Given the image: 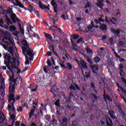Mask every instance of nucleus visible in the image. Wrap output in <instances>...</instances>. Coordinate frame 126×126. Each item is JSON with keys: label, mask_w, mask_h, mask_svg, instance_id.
<instances>
[{"label": "nucleus", "mask_w": 126, "mask_h": 126, "mask_svg": "<svg viewBox=\"0 0 126 126\" xmlns=\"http://www.w3.org/2000/svg\"><path fill=\"white\" fill-rule=\"evenodd\" d=\"M3 58L4 59V63L5 64L6 66V63L7 64V63H8L9 64V67H10V63H11V68L12 69V70H13L14 69H17L18 70L19 69V68L17 67V66L19 65L17 64V62H16V65H14V63L11 62V56H10V54H6L4 56Z\"/></svg>", "instance_id": "obj_1"}, {"label": "nucleus", "mask_w": 126, "mask_h": 126, "mask_svg": "<svg viewBox=\"0 0 126 126\" xmlns=\"http://www.w3.org/2000/svg\"><path fill=\"white\" fill-rule=\"evenodd\" d=\"M82 55L84 56V57L86 58V59H87V62L88 63H90V64H93V63L92 62L91 59L89 58V56H87V55L83 53H82Z\"/></svg>", "instance_id": "obj_18"}, {"label": "nucleus", "mask_w": 126, "mask_h": 126, "mask_svg": "<svg viewBox=\"0 0 126 126\" xmlns=\"http://www.w3.org/2000/svg\"><path fill=\"white\" fill-rule=\"evenodd\" d=\"M70 41H71V43L72 44V46H73V47H76V44H75V43H74V42H73V41L72 40V38H70Z\"/></svg>", "instance_id": "obj_46"}, {"label": "nucleus", "mask_w": 126, "mask_h": 126, "mask_svg": "<svg viewBox=\"0 0 126 126\" xmlns=\"http://www.w3.org/2000/svg\"><path fill=\"white\" fill-rule=\"evenodd\" d=\"M109 42L111 44V45H113V44H114V39H113V38H111L109 39Z\"/></svg>", "instance_id": "obj_50"}, {"label": "nucleus", "mask_w": 126, "mask_h": 126, "mask_svg": "<svg viewBox=\"0 0 126 126\" xmlns=\"http://www.w3.org/2000/svg\"><path fill=\"white\" fill-rule=\"evenodd\" d=\"M33 50L31 49L30 47L29 48H27V55L29 56L30 58H34V54H33Z\"/></svg>", "instance_id": "obj_10"}, {"label": "nucleus", "mask_w": 126, "mask_h": 126, "mask_svg": "<svg viewBox=\"0 0 126 126\" xmlns=\"http://www.w3.org/2000/svg\"><path fill=\"white\" fill-rule=\"evenodd\" d=\"M86 51L88 54H93V51L89 47L87 48Z\"/></svg>", "instance_id": "obj_32"}, {"label": "nucleus", "mask_w": 126, "mask_h": 126, "mask_svg": "<svg viewBox=\"0 0 126 126\" xmlns=\"http://www.w3.org/2000/svg\"><path fill=\"white\" fill-rule=\"evenodd\" d=\"M121 116H122L123 119H126V114L125 113V112H122Z\"/></svg>", "instance_id": "obj_56"}, {"label": "nucleus", "mask_w": 126, "mask_h": 126, "mask_svg": "<svg viewBox=\"0 0 126 126\" xmlns=\"http://www.w3.org/2000/svg\"><path fill=\"white\" fill-rule=\"evenodd\" d=\"M22 44H23L24 46V47H22V53H26V52H27V49H30V47H29V45H28L27 43V40H22Z\"/></svg>", "instance_id": "obj_5"}, {"label": "nucleus", "mask_w": 126, "mask_h": 126, "mask_svg": "<svg viewBox=\"0 0 126 126\" xmlns=\"http://www.w3.org/2000/svg\"><path fill=\"white\" fill-rule=\"evenodd\" d=\"M44 35L45 36V38H46L47 39H49L50 41H52L53 40V37L50 34L44 32Z\"/></svg>", "instance_id": "obj_21"}, {"label": "nucleus", "mask_w": 126, "mask_h": 126, "mask_svg": "<svg viewBox=\"0 0 126 126\" xmlns=\"http://www.w3.org/2000/svg\"><path fill=\"white\" fill-rule=\"evenodd\" d=\"M93 28H94V27H93V26L90 25L88 27V29L89 30H92Z\"/></svg>", "instance_id": "obj_53"}, {"label": "nucleus", "mask_w": 126, "mask_h": 126, "mask_svg": "<svg viewBox=\"0 0 126 126\" xmlns=\"http://www.w3.org/2000/svg\"><path fill=\"white\" fill-rule=\"evenodd\" d=\"M67 122H68V119L66 118H63L62 119V121L61 122V126H67Z\"/></svg>", "instance_id": "obj_15"}, {"label": "nucleus", "mask_w": 126, "mask_h": 126, "mask_svg": "<svg viewBox=\"0 0 126 126\" xmlns=\"http://www.w3.org/2000/svg\"><path fill=\"white\" fill-rule=\"evenodd\" d=\"M103 96L105 102H107V100H108V101H110V102H112V101H113V99L111 98L109 94H106V92L105 91Z\"/></svg>", "instance_id": "obj_12"}, {"label": "nucleus", "mask_w": 126, "mask_h": 126, "mask_svg": "<svg viewBox=\"0 0 126 126\" xmlns=\"http://www.w3.org/2000/svg\"><path fill=\"white\" fill-rule=\"evenodd\" d=\"M17 79H18V77H17L15 79H13L11 82H13L14 84H16V81H17Z\"/></svg>", "instance_id": "obj_51"}, {"label": "nucleus", "mask_w": 126, "mask_h": 126, "mask_svg": "<svg viewBox=\"0 0 126 126\" xmlns=\"http://www.w3.org/2000/svg\"><path fill=\"white\" fill-rule=\"evenodd\" d=\"M87 6L88 7H89L90 8H91V7H92V5H91V3L90 2L88 1V2H87Z\"/></svg>", "instance_id": "obj_47"}, {"label": "nucleus", "mask_w": 126, "mask_h": 126, "mask_svg": "<svg viewBox=\"0 0 126 126\" xmlns=\"http://www.w3.org/2000/svg\"><path fill=\"white\" fill-rule=\"evenodd\" d=\"M15 85H17V84H14L11 86V83L9 85V93H14L15 92Z\"/></svg>", "instance_id": "obj_8"}, {"label": "nucleus", "mask_w": 126, "mask_h": 126, "mask_svg": "<svg viewBox=\"0 0 126 126\" xmlns=\"http://www.w3.org/2000/svg\"><path fill=\"white\" fill-rule=\"evenodd\" d=\"M80 63L82 68L84 69H87L88 68V66H87V63L85 62V61L81 60Z\"/></svg>", "instance_id": "obj_11"}, {"label": "nucleus", "mask_w": 126, "mask_h": 126, "mask_svg": "<svg viewBox=\"0 0 126 126\" xmlns=\"http://www.w3.org/2000/svg\"><path fill=\"white\" fill-rule=\"evenodd\" d=\"M67 66L65 67V69L67 68L69 70H70V69H72V65L70 64L69 63H66Z\"/></svg>", "instance_id": "obj_22"}, {"label": "nucleus", "mask_w": 126, "mask_h": 126, "mask_svg": "<svg viewBox=\"0 0 126 126\" xmlns=\"http://www.w3.org/2000/svg\"><path fill=\"white\" fill-rule=\"evenodd\" d=\"M34 113H35V109H32L30 112V114L34 115Z\"/></svg>", "instance_id": "obj_52"}, {"label": "nucleus", "mask_w": 126, "mask_h": 126, "mask_svg": "<svg viewBox=\"0 0 126 126\" xmlns=\"http://www.w3.org/2000/svg\"><path fill=\"white\" fill-rule=\"evenodd\" d=\"M71 37L73 38V40H77L79 38V35L78 34H73L71 35Z\"/></svg>", "instance_id": "obj_28"}, {"label": "nucleus", "mask_w": 126, "mask_h": 126, "mask_svg": "<svg viewBox=\"0 0 126 126\" xmlns=\"http://www.w3.org/2000/svg\"><path fill=\"white\" fill-rule=\"evenodd\" d=\"M66 102H68V103H71V97L68 96V99L66 100Z\"/></svg>", "instance_id": "obj_62"}, {"label": "nucleus", "mask_w": 126, "mask_h": 126, "mask_svg": "<svg viewBox=\"0 0 126 126\" xmlns=\"http://www.w3.org/2000/svg\"><path fill=\"white\" fill-rule=\"evenodd\" d=\"M8 52L11 54L13 58L12 60L14 65H16V63H17L18 65H19V62L16 61V58L14 57V55L13 54V48H12V47H9V49L8 50Z\"/></svg>", "instance_id": "obj_4"}, {"label": "nucleus", "mask_w": 126, "mask_h": 126, "mask_svg": "<svg viewBox=\"0 0 126 126\" xmlns=\"http://www.w3.org/2000/svg\"><path fill=\"white\" fill-rule=\"evenodd\" d=\"M11 120H12V121H16L15 116L14 115V114H13L11 116Z\"/></svg>", "instance_id": "obj_49"}, {"label": "nucleus", "mask_w": 126, "mask_h": 126, "mask_svg": "<svg viewBox=\"0 0 126 126\" xmlns=\"http://www.w3.org/2000/svg\"><path fill=\"white\" fill-rule=\"evenodd\" d=\"M17 4H16L15 3L14 4V5H15L16 6H19V7H22V8H23L25 7L24 5H23V4H22V3H21V2H19L17 3Z\"/></svg>", "instance_id": "obj_25"}, {"label": "nucleus", "mask_w": 126, "mask_h": 126, "mask_svg": "<svg viewBox=\"0 0 126 126\" xmlns=\"http://www.w3.org/2000/svg\"><path fill=\"white\" fill-rule=\"evenodd\" d=\"M91 87L93 89H96V87L95 86V84H94V82H92L91 83Z\"/></svg>", "instance_id": "obj_42"}, {"label": "nucleus", "mask_w": 126, "mask_h": 126, "mask_svg": "<svg viewBox=\"0 0 126 126\" xmlns=\"http://www.w3.org/2000/svg\"><path fill=\"white\" fill-rule=\"evenodd\" d=\"M48 48L51 52H53V53H55V47H54V45H50Z\"/></svg>", "instance_id": "obj_31"}, {"label": "nucleus", "mask_w": 126, "mask_h": 126, "mask_svg": "<svg viewBox=\"0 0 126 126\" xmlns=\"http://www.w3.org/2000/svg\"><path fill=\"white\" fill-rule=\"evenodd\" d=\"M96 64H94V65H91L90 66V67H91V69L93 72V73H97V72H96V71H95V68H96Z\"/></svg>", "instance_id": "obj_23"}, {"label": "nucleus", "mask_w": 126, "mask_h": 126, "mask_svg": "<svg viewBox=\"0 0 126 126\" xmlns=\"http://www.w3.org/2000/svg\"><path fill=\"white\" fill-rule=\"evenodd\" d=\"M9 30L10 31H15V30H17L16 28L14 26H11L9 27Z\"/></svg>", "instance_id": "obj_33"}, {"label": "nucleus", "mask_w": 126, "mask_h": 126, "mask_svg": "<svg viewBox=\"0 0 126 126\" xmlns=\"http://www.w3.org/2000/svg\"><path fill=\"white\" fill-rule=\"evenodd\" d=\"M74 85H75V88L77 90H78L79 91L80 90V88H79V87L78 86H77L76 84H74Z\"/></svg>", "instance_id": "obj_59"}, {"label": "nucleus", "mask_w": 126, "mask_h": 126, "mask_svg": "<svg viewBox=\"0 0 126 126\" xmlns=\"http://www.w3.org/2000/svg\"><path fill=\"white\" fill-rule=\"evenodd\" d=\"M108 121H109H109H108ZM101 120L102 121H104L105 122H106L107 126H114V123H113V121H112V119H111L110 117H109V116H108L107 118L103 117L101 119Z\"/></svg>", "instance_id": "obj_6"}, {"label": "nucleus", "mask_w": 126, "mask_h": 126, "mask_svg": "<svg viewBox=\"0 0 126 126\" xmlns=\"http://www.w3.org/2000/svg\"><path fill=\"white\" fill-rule=\"evenodd\" d=\"M116 85H117V87H118L119 88H120L121 89V91H122V92H123L124 93H125V94H126V90H125V89H124V88L120 86V85L118 83H117L116 84Z\"/></svg>", "instance_id": "obj_24"}, {"label": "nucleus", "mask_w": 126, "mask_h": 126, "mask_svg": "<svg viewBox=\"0 0 126 126\" xmlns=\"http://www.w3.org/2000/svg\"><path fill=\"white\" fill-rule=\"evenodd\" d=\"M94 63H99V62H100V61H101V59H100V58L98 56L95 57L94 58Z\"/></svg>", "instance_id": "obj_27"}, {"label": "nucleus", "mask_w": 126, "mask_h": 126, "mask_svg": "<svg viewBox=\"0 0 126 126\" xmlns=\"http://www.w3.org/2000/svg\"><path fill=\"white\" fill-rule=\"evenodd\" d=\"M51 90H52V91H55V92H56V91L59 90L58 89V88H57V86H56V85H54L51 88Z\"/></svg>", "instance_id": "obj_35"}, {"label": "nucleus", "mask_w": 126, "mask_h": 126, "mask_svg": "<svg viewBox=\"0 0 126 126\" xmlns=\"http://www.w3.org/2000/svg\"><path fill=\"white\" fill-rule=\"evenodd\" d=\"M7 13L10 15V18H11V14H15V13H13V11L10 10H7Z\"/></svg>", "instance_id": "obj_37"}, {"label": "nucleus", "mask_w": 126, "mask_h": 126, "mask_svg": "<svg viewBox=\"0 0 126 126\" xmlns=\"http://www.w3.org/2000/svg\"><path fill=\"white\" fill-rule=\"evenodd\" d=\"M6 19H5V21L7 23V26H9V23L10 22L11 20L10 19L7 18V15H6Z\"/></svg>", "instance_id": "obj_30"}, {"label": "nucleus", "mask_w": 126, "mask_h": 126, "mask_svg": "<svg viewBox=\"0 0 126 126\" xmlns=\"http://www.w3.org/2000/svg\"><path fill=\"white\" fill-rule=\"evenodd\" d=\"M32 105H33V106H36V107H38V99L33 100L32 101Z\"/></svg>", "instance_id": "obj_34"}, {"label": "nucleus", "mask_w": 126, "mask_h": 126, "mask_svg": "<svg viewBox=\"0 0 126 126\" xmlns=\"http://www.w3.org/2000/svg\"><path fill=\"white\" fill-rule=\"evenodd\" d=\"M86 73L87 74L84 76V79L85 81V77H86V78H90V77H91V73L90 72V71L86 72Z\"/></svg>", "instance_id": "obj_26"}, {"label": "nucleus", "mask_w": 126, "mask_h": 126, "mask_svg": "<svg viewBox=\"0 0 126 126\" xmlns=\"http://www.w3.org/2000/svg\"><path fill=\"white\" fill-rule=\"evenodd\" d=\"M117 107H118V110H119V111H123V109H122V106H121V105H117Z\"/></svg>", "instance_id": "obj_57"}, {"label": "nucleus", "mask_w": 126, "mask_h": 126, "mask_svg": "<svg viewBox=\"0 0 126 126\" xmlns=\"http://www.w3.org/2000/svg\"><path fill=\"white\" fill-rule=\"evenodd\" d=\"M122 79L123 82H124V83H125V84H126V78H125L124 77H122Z\"/></svg>", "instance_id": "obj_64"}, {"label": "nucleus", "mask_w": 126, "mask_h": 126, "mask_svg": "<svg viewBox=\"0 0 126 126\" xmlns=\"http://www.w3.org/2000/svg\"><path fill=\"white\" fill-rule=\"evenodd\" d=\"M98 3H96V5L98 7H99L100 9H103V6H104V4H103V2H104V0H97Z\"/></svg>", "instance_id": "obj_13"}, {"label": "nucleus", "mask_w": 126, "mask_h": 126, "mask_svg": "<svg viewBox=\"0 0 126 126\" xmlns=\"http://www.w3.org/2000/svg\"><path fill=\"white\" fill-rule=\"evenodd\" d=\"M111 31L113 34L117 35V36H119V35H120V33H121V31L120 30H116L114 28H112L111 29Z\"/></svg>", "instance_id": "obj_17"}, {"label": "nucleus", "mask_w": 126, "mask_h": 126, "mask_svg": "<svg viewBox=\"0 0 126 126\" xmlns=\"http://www.w3.org/2000/svg\"><path fill=\"white\" fill-rule=\"evenodd\" d=\"M38 4L41 9H48V10H50V8L47 6L43 5L44 3H42V1H39Z\"/></svg>", "instance_id": "obj_14"}, {"label": "nucleus", "mask_w": 126, "mask_h": 126, "mask_svg": "<svg viewBox=\"0 0 126 126\" xmlns=\"http://www.w3.org/2000/svg\"><path fill=\"white\" fill-rule=\"evenodd\" d=\"M6 64L7 68L10 71V72H11V73L12 74V76L9 77V81L11 82L14 79V72H13V70H12V69L10 67H9V63H6Z\"/></svg>", "instance_id": "obj_7"}, {"label": "nucleus", "mask_w": 126, "mask_h": 126, "mask_svg": "<svg viewBox=\"0 0 126 126\" xmlns=\"http://www.w3.org/2000/svg\"><path fill=\"white\" fill-rule=\"evenodd\" d=\"M11 101H13V102L11 103V106L12 107V112H13V113H14V112H15L16 111L15 108H14V103H15L16 100H15V95H14L13 94H10L8 102L9 103H10Z\"/></svg>", "instance_id": "obj_3"}, {"label": "nucleus", "mask_w": 126, "mask_h": 126, "mask_svg": "<svg viewBox=\"0 0 126 126\" xmlns=\"http://www.w3.org/2000/svg\"><path fill=\"white\" fill-rule=\"evenodd\" d=\"M43 71H44L45 73H48V70H47V68L45 67H43Z\"/></svg>", "instance_id": "obj_63"}, {"label": "nucleus", "mask_w": 126, "mask_h": 126, "mask_svg": "<svg viewBox=\"0 0 126 126\" xmlns=\"http://www.w3.org/2000/svg\"><path fill=\"white\" fill-rule=\"evenodd\" d=\"M125 66H124V64L121 63L119 64V70L121 71L120 72V75L122 76V72H124V68Z\"/></svg>", "instance_id": "obj_20"}, {"label": "nucleus", "mask_w": 126, "mask_h": 126, "mask_svg": "<svg viewBox=\"0 0 126 126\" xmlns=\"http://www.w3.org/2000/svg\"><path fill=\"white\" fill-rule=\"evenodd\" d=\"M47 65H48V66H52V63H51V60H50V59L47 60Z\"/></svg>", "instance_id": "obj_41"}, {"label": "nucleus", "mask_w": 126, "mask_h": 126, "mask_svg": "<svg viewBox=\"0 0 126 126\" xmlns=\"http://www.w3.org/2000/svg\"><path fill=\"white\" fill-rule=\"evenodd\" d=\"M51 56H52V52L50 51H48L45 54V56L51 57Z\"/></svg>", "instance_id": "obj_44"}, {"label": "nucleus", "mask_w": 126, "mask_h": 126, "mask_svg": "<svg viewBox=\"0 0 126 126\" xmlns=\"http://www.w3.org/2000/svg\"><path fill=\"white\" fill-rule=\"evenodd\" d=\"M78 125L77 124V123L75 121H72V124L71 125H69V126H78Z\"/></svg>", "instance_id": "obj_39"}, {"label": "nucleus", "mask_w": 126, "mask_h": 126, "mask_svg": "<svg viewBox=\"0 0 126 126\" xmlns=\"http://www.w3.org/2000/svg\"><path fill=\"white\" fill-rule=\"evenodd\" d=\"M99 28L102 31H105V32H107V30H108V27H107L106 24H104L100 25L99 27Z\"/></svg>", "instance_id": "obj_16"}, {"label": "nucleus", "mask_w": 126, "mask_h": 126, "mask_svg": "<svg viewBox=\"0 0 126 126\" xmlns=\"http://www.w3.org/2000/svg\"><path fill=\"white\" fill-rule=\"evenodd\" d=\"M57 14H56L52 18V21H56V22H58V20H59V17H58V16H57Z\"/></svg>", "instance_id": "obj_29"}, {"label": "nucleus", "mask_w": 126, "mask_h": 126, "mask_svg": "<svg viewBox=\"0 0 126 126\" xmlns=\"http://www.w3.org/2000/svg\"><path fill=\"white\" fill-rule=\"evenodd\" d=\"M60 66H61V67L62 68H65V65H64V64L62 63H60Z\"/></svg>", "instance_id": "obj_60"}, {"label": "nucleus", "mask_w": 126, "mask_h": 126, "mask_svg": "<svg viewBox=\"0 0 126 126\" xmlns=\"http://www.w3.org/2000/svg\"><path fill=\"white\" fill-rule=\"evenodd\" d=\"M11 19L12 21H13V23H16L17 22V25L20 28V31L21 34H22V35H24V28H22L21 24L20 23L21 20L19 19L18 17H16V14H12L11 15Z\"/></svg>", "instance_id": "obj_2"}, {"label": "nucleus", "mask_w": 126, "mask_h": 126, "mask_svg": "<svg viewBox=\"0 0 126 126\" xmlns=\"http://www.w3.org/2000/svg\"><path fill=\"white\" fill-rule=\"evenodd\" d=\"M56 0H52L51 2V4L53 6V9L54 12L57 13L58 12V4H57V2H55Z\"/></svg>", "instance_id": "obj_9"}, {"label": "nucleus", "mask_w": 126, "mask_h": 126, "mask_svg": "<svg viewBox=\"0 0 126 126\" xmlns=\"http://www.w3.org/2000/svg\"><path fill=\"white\" fill-rule=\"evenodd\" d=\"M33 37H34V38H36V39H39L40 38V36H39V34H32Z\"/></svg>", "instance_id": "obj_45"}, {"label": "nucleus", "mask_w": 126, "mask_h": 126, "mask_svg": "<svg viewBox=\"0 0 126 126\" xmlns=\"http://www.w3.org/2000/svg\"><path fill=\"white\" fill-rule=\"evenodd\" d=\"M91 96H92V97H93L94 98V100H93V103H94V102H96V101L98 100V98H100V96H97V95H96V94H91Z\"/></svg>", "instance_id": "obj_19"}, {"label": "nucleus", "mask_w": 126, "mask_h": 126, "mask_svg": "<svg viewBox=\"0 0 126 126\" xmlns=\"http://www.w3.org/2000/svg\"><path fill=\"white\" fill-rule=\"evenodd\" d=\"M70 90H73L74 91H75V90H76V89L73 85H71L70 87Z\"/></svg>", "instance_id": "obj_40"}, {"label": "nucleus", "mask_w": 126, "mask_h": 126, "mask_svg": "<svg viewBox=\"0 0 126 126\" xmlns=\"http://www.w3.org/2000/svg\"><path fill=\"white\" fill-rule=\"evenodd\" d=\"M107 64L110 67H112V66H113V62H112V60H109Z\"/></svg>", "instance_id": "obj_38"}, {"label": "nucleus", "mask_w": 126, "mask_h": 126, "mask_svg": "<svg viewBox=\"0 0 126 126\" xmlns=\"http://www.w3.org/2000/svg\"><path fill=\"white\" fill-rule=\"evenodd\" d=\"M99 22H105V20L104 19H102L101 18H98Z\"/></svg>", "instance_id": "obj_54"}, {"label": "nucleus", "mask_w": 126, "mask_h": 126, "mask_svg": "<svg viewBox=\"0 0 126 126\" xmlns=\"http://www.w3.org/2000/svg\"><path fill=\"white\" fill-rule=\"evenodd\" d=\"M108 113H109V116L111 117V116H113V114H114V111L113 110L109 111Z\"/></svg>", "instance_id": "obj_55"}, {"label": "nucleus", "mask_w": 126, "mask_h": 126, "mask_svg": "<svg viewBox=\"0 0 126 126\" xmlns=\"http://www.w3.org/2000/svg\"><path fill=\"white\" fill-rule=\"evenodd\" d=\"M83 41V38L81 37L79 38L76 42L77 44H79V43H81Z\"/></svg>", "instance_id": "obj_43"}, {"label": "nucleus", "mask_w": 126, "mask_h": 126, "mask_svg": "<svg viewBox=\"0 0 126 126\" xmlns=\"http://www.w3.org/2000/svg\"><path fill=\"white\" fill-rule=\"evenodd\" d=\"M29 7L30 8L31 10H29L30 12L33 11V6L31 4H29Z\"/></svg>", "instance_id": "obj_48"}, {"label": "nucleus", "mask_w": 126, "mask_h": 126, "mask_svg": "<svg viewBox=\"0 0 126 126\" xmlns=\"http://www.w3.org/2000/svg\"><path fill=\"white\" fill-rule=\"evenodd\" d=\"M15 126H20V123L19 121H16L15 124Z\"/></svg>", "instance_id": "obj_58"}, {"label": "nucleus", "mask_w": 126, "mask_h": 126, "mask_svg": "<svg viewBox=\"0 0 126 126\" xmlns=\"http://www.w3.org/2000/svg\"><path fill=\"white\" fill-rule=\"evenodd\" d=\"M55 105L57 107H61V104L60 103V100H57L55 102Z\"/></svg>", "instance_id": "obj_36"}, {"label": "nucleus", "mask_w": 126, "mask_h": 126, "mask_svg": "<svg viewBox=\"0 0 126 126\" xmlns=\"http://www.w3.org/2000/svg\"><path fill=\"white\" fill-rule=\"evenodd\" d=\"M29 63H30V61H29V59H26V61L25 62V64H29Z\"/></svg>", "instance_id": "obj_61"}]
</instances>
